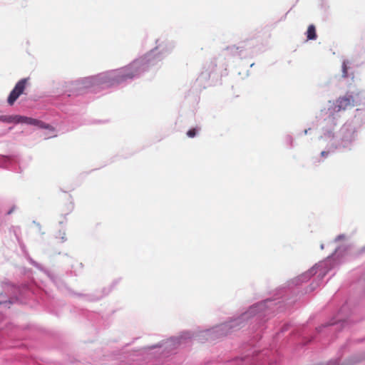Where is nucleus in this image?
<instances>
[{"label":"nucleus","instance_id":"nucleus-8","mask_svg":"<svg viewBox=\"0 0 365 365\" xmlns=\"http://www.w3.org/2000/svg\"><path fill=\"white\" fill-rule=\"evenodd\" d=\"M343 68H344V76H346V65L344 63L343 65Z\"/></svg>","mask_w":365,"mask_h":365},{"label":"nucleus","instance_id":"nucleus-4","mask_svg":"<svg viewBox=\"0 0 365 365\" xmlns=\"http://www.w3.org/2000/svg\"><path fill=\"white\" fill-rule=\"evenodd\" d=\"M25 123L28 125H32L40 128L44 129H51V126L48 124L45 123L44 122L39 120L36 118H32L30 117L19 115L18 116V123Z\"/></svg>","mask_w":365,"mask_h":365},{"label":"nucleus","instance_id":"nucleus-3","mask_svg":"<svg viewBox=\"0 0 365 365\" xmlns=\"http://www.w3.org/2000/svg\"><path fill=\"white\" fill-rule=\"evenodd\" d=\"M354 106V98L352 95L346 94L342 97H339L336 101L335 110L336 111L345 110Z\"/></svg>","mask_w":365,"mask_h":365},{"label":"nucleus","instance_id":"nucleus-9","mask_svg":"<svg viewBox=\"0 0 365 365\" xmlns=\"http://www.w3.org/2000/svg\"><path fill=\"white\" fill-rule=\"evenodd\" d=\"M328 153H328V152H327V151H322V152L321 153V155H322V156H323V157H325V156H327Z\"/></svg>","mask_w":365,"mask_h":365},{"label":"nucleus","instance_id":"nucleus-1","mask_svg":"<svg viewBox=\"0 0 365 365\" xmlns=\"http://www.w3.org/2000/svg\"><path fill=\"white\" fill-rule=\"evenodd\" d=\"M150 64V58L145 56L133 61L126 66L91 76L83 81L84 87L105 85L108 87L131 79L146 71Z\"/></svg>","mask_w":365,"mask_h":365},{"label":"nucleus","instance_id":"nucleus-6","mask_svg":"<svg viewBox=\"0 0 365 365\" xmlns=\"http://www.w3.org/2000/svg\"><path fill=\"white\" fill-rule=\"evenodd\" d=\"M18 115H1L0 121L8 123H18Z\"/></svg>","mask_w":365,"mask_h":365},{"label":"nucleus","instance_id":"nucleus-5","mask_svg":"<svg viewBox=\"0 0 365 365\" xmlns=\"http://www.w3.org/2000/svg\"><path fill=\"white\" fill-rule=\"evenodd\" d=\"M317 33L315 26L312 24L308 26L307 31V40H315L317 38Z\"/></svg>","mask_w":365,"mask_h":365},{"label":"nucleus","instance_id":"nucleus-2","mask_svg":"<svg viewBox=\"0 0 365 365\" xmlns=\"http://www.w3.org/2000/svg\"><path fill=\"white\" fill-rule=\"evenodd\" d=\"M27 83V78L20 80L11 91L7 102L10 106H13L18 98L24 93Z\"/></svg>","mask_w":365,"mask_h":365},{"label":"nucleus","instance_id":"nucleus-7","mask_svg":"<svg viewBox=\"0 0 365 365\" xmlns=\"http://www.w3.org/2000/svg\"><path fill=\"white\" fill-rule=\"evenodd\" d=\"M196 134L197 130L195 128H192L187 132V135L189 138H194L196 135Z\"/></svg>","mask_w":365,"mask_h":365},{"label":"nucleus","instance_id":"nucleus-10","mask_svg":"<svg viewBox=\"0 0 365 365\" xmlns=\"http://www.w3.org/2000/svg\"><path fill=\"white\" fill-rule=\"evenodd\" d=\"M3 302H4V301H0V304H2Z\"/></svg>","mask_w":365,"mask_h":365}]
</instances>
